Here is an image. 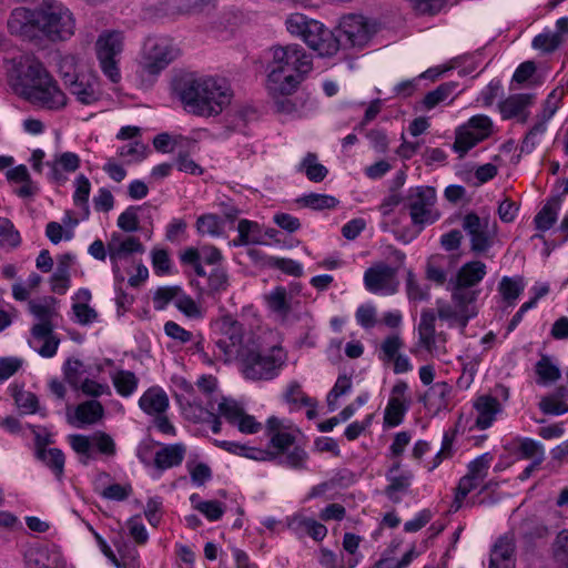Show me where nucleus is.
Returning a JSON list of instances; mask_svg holds the SVG:
<instances>
[{
	"instance_id": "obj_1",
	"label": "nucleus",
	"mask_w": 568,
	"mask_h": 568,
	"mask_svg": "<svg viewBox=\"0 0 568 568\" xmlns=\"http://www.w3.org/2000/svg\"><path fill=\"white\" fill-rule=\"evenodd\" d=\"M221 337L215 342L214 356L224 363L237 362L240 371L250 381H271L278 376L286 362V353L280 346L263 352L258 338L245 331L232 316L220 321Z\"/></svg>"
},
{
	"instance_id": "obj_2",
	"label": "nucleus",
	"mask_w": 568,
	"mask_h": 568,
	"mask_svg": "<svg viewBox=\"0 0 568 568\" xmlns=\"http://www.w3.org/2000/svg\"><path fill=\"white\" fill-rule=\"evenodd\" d=\"M7 24L11 34L30 41H64L74 33L71 11L57 0H42L33 9L16 8Z\"/></svg>"
},
{
	"instance_id": "obj_3",
	"label": "nucleus",
	"mask_w": 568,
	"mask_h": 568,
	"mask_svg": "<svg viewBox=\"0 0 568 568\" xmlns=\"http://www.w3.org/2000/svg\"><path fill=\"white\" fill-rule=\"evenodd\" d=\"M10 81L13 90L29 102L59 110L67 104V97L42 62L32 54H21L12 59Z\"/></svg>"
},
{
	"instance_id": "obj_4",
	"label": "nucleus",
	"mask_w": 568,
	"mask_h": 568,
	"mask_svg": "<svg viewBox=\"0 0 568 568\" xmlns=\"http://www.w3.org/2000/svg\"><path fill=\"white\" fill-rule=\"evenodd\" d=\"M174 90L187 112L200 116L220 114L230 104L232 90L224 78L187 75L174 83Z\"/></svg>"
},
{
	"instance_id": "obj_5",
	"label": "nucleus",
	"mask_w": 568,
	"mask_h": 568,
	"mask_svg": "<svg viewBox=\"0 0 568 568\" xmlns=\"http://www.w3.org/2000/svg\"><path fill=\"white\" fill-rule=\"evenodd\" d=\"M273 59L267 75L268 92L293 93L312 71V55L300 44L272 48Z\"/></svg>"
},
{
	"instance_id": "obj_6",
	"label": "nucleus",
	"mask_w": 568,
	"mask_h": 568,
	"mask_svg": "<svg viewBox=\"0 0 568 568\" xmlns=\"http://www.w3.org/2000/svg\"><path fill=\"white\" fill-rule=\"evenodd\" d=\"M285 26L292 36L301 38L310 49L317 52L318 57L336 54L334 33L321 21L296 12L287 17Z\"/></svg>"
},
{
	"instance_id": "obj_7",
	"label": "nucleus",
	"mask_w": 568,
	"mask_h": 568,
	"mask_svg": "<svg viewBox=\"0 0 568 568\" xmlns=\"http://www.w3.org/2000/svg\"><path fill=\"white\" fill-rule=\"evenodd\" d=\"M378 30L379 23L375 19L356 13L343 16L337 27L332 30L336 43V53L339 49L365 48Z\"/></svg>"
},
{
	"instance_id": "obj_8",
	"label": "nucleus",
	"mask_w": 568,
	"mask_h": 568,
	"mask_svg": "<svg viewBox=\"0 0 568 568\" xmlns=\"http://www.w3.org/2000/svg\"><path fill=\"white\" fill-rule=\"evenodd\" d=\"M436 201V190L433 186L410 187L405 196L393 193V206L404 204L408 207L413 224L420 229L439 219V213L433 210Z\"/></svg>"
},
{
	"instance_id": "obj_9",
	"label": "nucleus",
	"mask_w": 568,
	"mask_h": 568,
	"mask_svg": "<svg viewBox=\"0 0 568 568\" xmlns=\"http://www.w3.org/2000/svg\"><path fill=\"white\" fill-rule=\"evenodd\" d=\"M179 55V48L170 39L149 38L143 45L140 65L145 73L156 77Z\"/></svg>"
},
{
	"instance_id": "obj_10",
	"label": "nucleus",
	"mask_w": 568,
	"mask_h": 568,
	"mask_svg": "<svg viewBox=\"0 0 568 568\" xmlns=\"http://www.w3.org/2000/svg\"><path fill=\"white\" fill-rule=\"evenodd\" d=\"M493 130V121L489 116L477 114L471 116L467 123L456 130L453 150L463 158L470 149L487 139Z\"/></svg>"
},
{
	"instance_id": "obj_11",
	"label": "nucleus",
	"mask_w": 568,
	"mask_h": 568,
	"mask_svg": "<svg viewBox=\"0 0 568 568\" xmlns=\"http://www.w3.org/2000/svg\"><path fill=\"white\" fill-rule=\"evenodd\" d=\"M122 40L121 32L111 31L102 33L95 44L100 67L113 83L121 78L115 57L122 51Z\"/></svg>"
},
{
	"instance_id": "obj_12",
	"label": "nucleus",
	"mask_w": 568,
	"mask_h": 568,
	"mask_svg": "<svg viewBox=\"0 0 568 568\" xmlns=\"http://www.w3.org/2000/svg\"><path fill=\"white\" fill-rule=\"evenodd\" d=\"M72 68V64L65 61L61 65V77L64 85L75 99L85 105L93 104L101 99V91L98 78L94 75L77 74L70 71H63V68Z\"/></svg>"
},
{
	"instance_id": "obj_13",
	"label": "nucleus",
	"mask_w": 568,
	"mask_h": 568,
	"mask_svg": "<svg viewBox=\"0 0 568 568\" xmlns=\"http://www.w3.org/2000/svg\"><path fill=\"white\" fill-rule=\"evenodd\" d=\"M463 230L470 239V248L475 253L487 252L493 245L495 223L488 217H480L475 212H469L463 217Z\"/></svg>"
},
{
	"instance_id": "obj_14",
	"label": "nucleus",
	"mask_w": 568,
	"mask_h": 568,
	"mask_svg": "<svg viewBox=\"0 0 568 568\" xmlns=\"http://www.w3.org/2000/svg\"><path fill=\"white\" fill-rule=\"evenodd\" d=\"M535 95L530 93L511 94L498 104L499 112L504 120L517 119L519 123H526L534 104Z\"/></svg>"
},
{
	"instance_id": "obj_15",
	"label": "nucleus",
	"mask_w": 568,
	"mask_h": 568,
	"mask_svg": "<svg viewBox=\"0 0 568 568\" xmlns=\"http://www.w3.org/2000/svg\"><path fill=\"white\" fill-rule=\"evenodd\" d=\"M365 288L373 294H386L390 288V265L376 263L364 273Z\"/></svg>"
},
{
	"instance_id": "obj_16",
	"label": "nucleus",
	"mask_w": 568,
	"mask_h": 568,
	"mask_svg": "<svg viewBox=\"0 0 568 568\" xmlns=\"http://www.w3.org/2000/svg\"><path fill=\"white\" fill-rule=\"evenodd\" d=\"M515 542L513 538L503 536L495 542L489 558L488 568H515Z\"/></svg>"
},
{
	"instance_id": "obj_17",
	"label": "nucleus",
	"mask_w": 568,
	"mask_h": 568,
	"mask_svg": "<svg viewBox=\"0 0 568 568\" xmlns=\"http://www.w3.org/2000/svg\"><path fill=\"white\" fill-rule=\"evenodd\" d=\"M412 403L413 396L409 392L408 384L404 381H397L393 385V427L402 424Z\"/></svg>"
},
{
	"instance_id": "obj_18",
	"label": "nucleus",
	"mask_w": 568,
	"mask_h": 568,
	"mask_svg": "<svg viewBox=\"0 0 568 568\" xmlns=\"http://www.w3.org/2000/svg\"><path fill=\"white\" fill-rule=\"evenodd\" d=\"M186 447L182 443L164 445L154 456V467L165 470L180 466L185 457Z\"/></svg>"
},
{
	"instance_id": "obj_19",
	"label": "nucleus",
	"mask_w": 568,
	"mask_h": 568,
	"mask_svg": "<svg viewBox=\"0 0 568 568\" xmlns=\"http://www.w3.org/2000/svg\"><path fill=\"white\" fill-rule=\"evenodd\" d=\"M144 246L138 237L129 236L121 240L119 234H113L108 243V253L112 263L126 257L132 253H143Z\"/></svg>"
},
{
	"instance_id": "obj_20",
	"label": "nucleus",
	"mask_w": 568,
	"mask_h": 568,
	"mask_svg": "<svg viewBox=\"0 0 568 568\" xmlns=\"http://www.w3.org/2000/svg\"><path fill=\"white\" fill-rule=\"evenodd\" d=\"M450 285L452 298L456 307L459 310L460 325L464 328L466 327L468 321L476 315L474 312H468V306L477 300L479 291L473 290L470 287H459V285L456 284Z\"/></svg>"
},
{
	"instance_id": "obj_21",
	"label": "nucleus",
	"mask_w": 568,
	"mask_h": 568,
	"mask_svg": "<svg viewBox=\"0 0 568 568\" xmlns=\"http://www.w3.org/2000/svg\"><path fill=\"white\" fill-rule=\"evenodd\" d=\"M487 271L485 263L471 261L464 264L457 272L455 278H450L449 284L459 285V287L473 288L485 277Z\"/></svg>"
},
{
	"instance_id": "obj_22",
	"label": "nucleus",
	"mask_w": 568,
	"mask_h": 568,
	"mask_svg": "<svg viewBox=\"0 0 568 568\" xmlns=\"http://www.w3.org/2000/svg\"><path fill=\"white\" fill-rule=\"evenodd\" d=\"M29 311L40 321L31 328L32 337H43L52 333L53 325L51 321L55 315V311L50 305L30 301Z\"/></svg>"
},
{
	"instance_id": "obj_23",
	"label": "nucleus",
	"mask_w": 568,
	"mask_h": 568,
	"mask_svg": "<svg viewBox=\"0 0 568 568\" xmlns=\"http://www.w3.org/2000/svg\"><path fill=\"white\" fill-rule=\"evenodd\" d=\"M140 408L148 415H159L169 407V397L160 387H151L139 399Z\"/></svg>"
},
{
	"instance_id": "obj_24",
	"label": "nucleus",
	"mask_w": 568,
	"mask_h": 568,
	"mask_svg": "<svg viewBox=\"0 0 568 568\" xmlns=\"http://www.w3.org/2000/svg\"><path fill=\"white\" fill-rule=\"evenodd\" d=\"M478 413L476 426L486 429L491 426L496 415L501 410L499 402L490 395L479 396L475 403Z\"/></svg>"
},
{
	"instance_id": "obj_25",
	"label": "nucleus",
	"mask_w": 568,
	"mask_h": 568,
	"mask_svg": "<svg viewBox=\"0 0 568 568\" xmlns=\"http://www.w3.org/2000/svg\"><path fill=\"white\" fill-rule=\"evenodd\" d=\"M288 528L296 534L306 532L314 540H323L327 535V528L313 518L295 515L288 520Z\"/></svg>"
},
{
	"instance_id": "obj_26",
	"label": "nucleus",
	"mask_w": 568,
	"mask_h": 568,
	"mask_svg": "<svg viewBox=\"0 0 568 568\" xmlns=\"http://www.w3.org/2000/svg\"><path fill=\"white\" fill-rule=\"evenodd\" d=\"M435 322L436 314L433 310L422 312L418 325L419 342L430 353L437 352Z\"/></svg>"
},
{
	"instance_id": "obj_27",
	"label": "nucleus",
	"mask_w": 568,
	"mask_h": 568,
	"mask_svg": "<svg viewBox=\"0 0 568 568\" xmlns=\"http://www.w3.org/2000/svg\"><path fill=\"white\" fill-rule=\"evenodd\" d=\"M103 415L104 408L102 404L95 399L79 404L74 412L75 419L79 422L78 427L95 424Z\"/></svg>"
},
{
	"instance_id": "obj_28",
	"label": "nucleus",
	"mask_w": 568,
	"mask_h": 568,
	"mask_svg": "<svg viewBox=\"0 0 568 568\" xmlns=\"http://www.w3.org/2000/svg\"><path fill=\"white\" fill-rule=\"evenodd\" d=\"M559 207V196H555L548 200L547 203L534 217L536 229L541 232L550 230L557 221Z\"/></svg>"
},
{
	"instance_id": "obj_29",
	"label": "nucleus",
	"mask_w": 568,
	"mask_h": 568,
	"mask_svg": "<svg viewBox=\"0 0 568 568\" xmlns=\"http://www.w3.org/2000/svg\"><path fill=\"white\" fill-rule=\"evenodd\" d=\"M452 393V386L446 382H437L433 384L425 393L424 399L436 410L447 408Z\"/></svg>"
},
{
	"instance_id": "obj_30",
	"label": "nucleus",
	"mask_w": 568,
	"mask_h": 568,
	"mask_svg": "<svg viewBox=\"0 0 568 568\" xmlns=\"http://www.w3.org/2000/svg\"><path fill=\"white\" fill-rule=\"evenodd\" d=\"M307 452L300 446H295L293 449H287L285 453H276L274 462L280 466L294 470H305L307 469Z\"/></svg>"
},
{
	"instance_id": "obj_31",
	"label": "nucleus",
	"mask_w": 568,
	"mask_h": 568,
	"mask_svg": "<svg viewBox=\"0 0 568 568\" xmlns=\"http://www.w3.org/2000/svg\"><path fill=\"white\" fill-rule=\"evenodd\" d=\"M457 89L458 83L454 81L442 83L435 90L427 92L420 103L425 110H432L456 94Z\"/></svg>"
},
{
	"instance_id": "obj_32",
	"label": "nucleus",
	"mask_w": 568,
	"mask_h": 568,
	"mask_svg": "<svg viewBox=\"0 0 568 568\" xmlns=\"http://www.w3.org/2000/svg\"><path fill=\"white\" fill-rule=\"evenodd\" d=\"M525 290V281L520 275L501 277L498 284V292L508 305H514L516 300Z\"/></svg>"
},
{
	"instance_id": "obj_33",
	"label": "nucleus",
	"mask_w": 568,
	"mask_h": 568,
	"mask_svg": "<svg viewBox=\"0 0 568 568\" xmlns=\"http://www.w3.org/2000/svg\"><path fill=\"white\" fill-rule=\"evenodd\" d=\"M36 458L43 463L55 476L61 480L64 473L65 456L59 448H49V450L40 452Z\"/></svg>"
},
{
	"instance_id": "obj_34",
	"label": "nucleus",
	"mask_w": 568,
	"mask_h": 568,
	"mask_svg": "<svg viewBox=\"0 0 568 568\" xmlns=\"http://www.w3.org/2000/svg\"><path fill=\"white\" fill-rule=\"evenodd\" d=\"M297 171L304 172L312 182H322L328 174V170L317 161L315 153L308 152L300 163Z\"/></svg>"
},
{
	"instance_id": "obj_35",
	"label": "nucleus",
	"mask_w": 568,
	"mask_h": 568,
	"mask_svg": "<svg viewBox=\"0 0 568 568\" xmlns=\"http://www.w3.org/2000/svg\"><path fill=\"white\" fill-rule=\"evenodd\" d=\"M112 383L119 395L131 396L138 388L139 379L133 372L120 369L111 375Z\"/></svg>"
},
{
	"instance_id": "obj_36",
	"label": "nucleus",
	"mask_w": 568,
	"mask_h": 568,
	"mask_svg": "<svg viewBox=\"0 0 568 568\" xmlns=\"http://www.w3.org/2000/svg\"><path fill=\"white\" fill-rule=\"evenodd\" d=\"M450 261V257L443 254L433 255L428 258L426 265V276L429 281L435 282L438 285H443L446 282L445 265Z\"/></svg>"
},
{
	"instance_id": "obj_37",
	"label": "nucleus",
	"mask_w": 568,
	"mask_h": 568,
	"mask_svg": "<svg viewBox=\"0 0 568 568\" xmlns=\"http://www.w3.org/2000/svg\"><path fill=\"white\" fill-rule=\"evenodd\" d=\"M296 203L305 207L321 211L336 207L339 201L332 195L310 193L296 199Z\"/></svg>"
},
{
	"instance_id": "obj_38",
	"label": "nucleus",
	"mask_w": 568,
	"mask_h": 568,
	"mask_svg": "<svg viewBox=\"0 0 568 568\" xmlns=\"http://www.w3.org/2000/svg\"><path fill=\"white\" fill-rule=\"evenodd\" d=\"M21 244V236L13 223L7 217H0V247L13 250Z\"/></svg>"
},
{
	"instance_id": "obj_39",
	"label": "nucleus",
	"mask_w": 568,
	"mask_h": 568,
	"mask_svg": "<svg viewBox=\"0 0 568 568\" xmlns=\"http://www.w3.org/2000/svg\"><path fill=\"white\" fill-rule=\"evenodd\" d=\"M266 302L270 310L281 316H286L291 312V305L287 301L285 287L277 286L268 295Z\"/></svg>"
},
{
	"instance_id": "obj_40",
	"label": "nucleus",
	"mask_w": 568,
	"mask_h": 568,
	"mask_svg": "<svg viewBox=\"0 0 568 568\" xmlns=\"http://www.w3.org/2000/svg\"><path fill=\"white\" fill-rule=\"evenodd\" d=\"M564 42L559 39L557 33H554L552 30L546 29L544 32L537 34L531 42L534 49L539 50L544 53H552L556 51Z\"/></svg>"
},
{
	"instance_id": "obj_41",
	"label": "nucleus",
	"mask_w": 568,
	"mask_h": 568,
	"mask_svg": "<svg viewBox=\"0 0 568 568\" xmlns=\"http://www.w3.org/2000/svg\"><path fill=\"white\" fill-rule=\"evenodd\" d=\"M536 373L539 376L538 383H554L560 378L559 368L551 363L550 358L542 356L536 364Z\"/></svg>"
},
{
	"instance_id": "obj_42",
	"label": "nucleus",
	"mask_w": 568,
	"mask_h": 568,
	"mask_svg": "<svg viewBox=\"0 0 568 568\" xmlns=\"http://www.w3.org/2000/svg\"><path fill=\"white\" fill-rule=\"evenodd\" d=\"M68 440L72 449L83 456L81 463L88 465L89 459L93 457L91 453L92 439L82 434H72L68 436Z\"/></svg>"
},
{
	"instance_id": "obj_43",
	"label": "nucleus",
	"mask_w": 568,
	"mask_h": 568,
	"mask_svg": "<svg viewBox=\"0 0 568 568\" xmlns=\"http://www.w3.org/2000/svg\"><path fill=\"white\" fill-rule=\"evenodd\" d=\"M538 407L545 415L560 416L568 413V403L565 400H558L550 394L540 398Z\"/></svg>"
},
{
	"instance_id": "obj_44",
	"label": "nucleus",
	"mask_w": 568,
	"mask_h": 568,
	"mask_svg": "<svg viewBox=\"0 0 568 568\" xmlns=\"http://www.w3.org/2000/svg\"><path fill=\"white\" fill-rule=\"evenodd\" d=\"M481 481H483L481 479H479L475 476H471L469 474H466L465 476H463L459 479L458 486L456 488V496H455V501H454V504H456V506H455L456 510L460 508L462 501L465 499V497L470 491L476 489Z\"/></svg>"
},
{
	"instance_id": "obj_45",
	"label": "nucleus",
	"mask_w": 568,
	"mask_h": 568,
	"mask_svg": "<svg viewBox=\"0 0 568 568\" xmlns=\"http://www.w3.org/2000/svg\"><path fill=\"white\" fill-rule=\"evenodd\" d=\"M285 402L290 404L300 403L303 406H314L315 399L308 397L303 390L302 386L298 382L293 381L288 384L285 393H284Z\"/></svg>"
},
{
	"instance_id": "obj_46",
	"label": "nucleus",
	"mask_w": 568,
	"mask_h": 568,
	"mask_svg": "<svg viewBox=\"0 0 568 568\" xmlns=\"http://www.w3.org/2000/svg\"><path fill=\"white\" fill-rule=\"evenodd\" d=\"M494 456L490 453L481 454L468 464L467 474L484 480L488 474Z\"/></svg>"
},
{
	"instance_id": "obj_47",
	"label": "nucleus",
	"mask_w": 568,
	"mask_h": 568,
	"mask_svg": "<svg viewBox=\"0 0 568 568\" xmlns=\"http://www.w3.org/2000/svg\"><path fill=\"white\" fill-rule=\"evenodd\" d=\"M75 191L73 194L74 204L78 206H84L87 214L89 213V196L91 191V183L87 176L80 174L75 181Z\"/></svg>"
},
{
	"instance_id": "obj_48",
	"label": "nucleus",
	"mask_w": 568,
	"mask_h": 568,
	"mask_svg": "<svg viewBox=\"0 0 568 568\" xmlns=\"http://www.w3.org/2000/svg\"><path fill=\"white\" fill-rule=\"evenodd\" d=\"M174 305L180 312L190 318H200L203 315L201 307L191 296L184 294L182 290L180 291Z\"/></svg>"
},
{
	"instance_id": "obj_49",
	"label": "nucleus",
	"mask_w": 568,
	"mask_h": 568,
	"mask_svg": "<svg viewBox=\"0 0 568 568\" xmlns=\"http://www.w3.org/2000/svg\"><path fill=\"white\" fill-rule=\"evenodd\" d=\"M196 229L200 234L212 236L220 235L222 231L220 219L215 214L201 215L196 221Z\"/></svg>"
},
{
	"instance_id": "obj_50",
	"label": "nucleus",
	"mask_w": 568,
	"mask_h": 568,
	"mask_svg": "<svg viewBox=\"0 0 568 568\" xmlns=\"http://www.w3.org/2000/svg\"><path fill=\"white\" fill-rule=\"evenodd\" d=\"M142 209V206H129L124 212L120 214L118 217V226L124 232H135L139 229V216L138 212Z\"/></svg>"
},
{
	"instance_id": "obj_51",
	"label": "nucleus",
	"mask_w": 568,
	"mask_h": 568,
	"mask_svg": "<svg viewBox=\"0 0 568 568\" xmlns=\"http://www.w3.org/2000/svg\"><path fill=\"white\" fill-rule=\"evenodd\" d=\"M547 126L545 121L537 122L525 135L520 144V152L531 153L538 144V136L545 133Z\"/></svg>"
},
{
	"instance_id": "obj_52",
	"label": "nucleus",
	"mask_w": 568,
	"mask_h": 568,
	"mask_svg": "<svg viewBox=\"0 0 568 568\" xmlns=\"http://www.w3.org/2000/svg\"><path fill=\"white\" fill-rule=\"evenodd\" d=\"M196 510L206 517L210 521H216L225 513V505L219 500H205L196 504Z\"/></svg>"
},
{
	"instance_id": "obj_53",
	"label": "nucleus",
	"mask_w": 568,
	"mask_h": 568,
	"mask_svg": "<svg viewBox=\"0 0 568 568\" xmlns=\"http://www.w3.org/2000/svg\"><path fill=\"white\" fill-rule=\"evenodd\" d=\"M548 528L540 523H527L523 526V539L527 545H534L538 540L546 539Z\"/></svg>"
},
{
	"instance_id": "obj_54",
	"label": "nucleus",
	"mask_w": 568,
	"mask_h": 568,
	"mask_svg": "<svg viewBox=\"0 0 568 568\" xmlns=\"http://www.w3.org/2000/svg\"><path fill=\"white\" fill-rule=\"evenodd\" d=\"M34 341L43 342L40 347L33 346L32 342L30 345L38 352V354L44 358L53 357L57 354L60 339L52 333L43 337H33Z\"/></svg>"
},
{
	"instance_id": "obj_55",
	"label": "nucleus",
	"mask_w": 568,
	"mask_h": 568,
	"mask_svg": "<svg viewBox=\"0 0 568 568\" xmlns=\"http://www.w3.org/2000/svg\"><path fill=\"white\" fill-rule=\"evenodd\" d=\"M219 413L230 424H237L244 410L235 400L223 398L219 404Z\"/></svg>"
},
{
	"instance_id": "obj_56",
	"label": "nucleus",
	"mask_w": 568,
	"mask_h": 568,
	"mask_svg": "<svg viewBox=\"0 0 568 568\" xmlns=\"http://www.w3.org/2000/svg\"><path fill=\"white\" fill-rule=\"evenodd\" d=\"M555 559L568 568V529L561 530L552 545Z\"/></svg>"
},
{
	"instance_id": "obj_57",
	"label": "nucleus",
	"mask_w": 568,
	"mask_h": 568,
	"mask_svg": "<svg viewBox=\"0 0 568 568\" xmlns=\"http://www.w3.org/2000/svg\"><path fill=\"white\" fill-rule=\"evenodd\" d=\"M376 316V307L372 304L361 305L355 313L357 323L365 329L372 328L377 324Z\"/></svg>"
},
{
	"instance_id": "obj_58",
	"label": "nucleus",
	"mask_w": 568,
	"mask_h": 568,
	"mask_svg": "<svg viewBox=\"0 0 568 568\" xmlns=\"http://www.w3.org/2000/svg\"><path fill=\"white\" fill-rule=\"evenodd\" d=\"M229 286V276L223 268H214L207 277V287L211 294L225 291Z\"/></svg>"
},
{
	"instance_id": "obj_59",
	"label": "nucleus",
	"mask_w": 568,
	"mask_h": 568,
	"mask_svg": "<svg viewBox=\"0 0 568 568\" xmlns=\"http://www.w3.org/2000/svg\"><path fill=\"white\" fill-rule=\"evenodd\" d=\"M180 291L179 286L159 287L153 295L155 308L163 310L171 301L175 302Z\"/></svg>"
},
{
	"instance_id": "obj_60",
	"label": "nucleus",
	"mask_w": 568,
	"mask_h": 568,
	"mask_svg": "<svg viewBox=\"0 0 568 568\" xmlns=\"http://www.w3.org/2000/svg\"><path fill=\"white\" fill-rule=\"evenodd\" d=\"M273 98L274 110L281 114H293L297 111L296 103L288 98L292 93L270 92Z\"/></svg>"
},
{
	"instance_id": "obj_61",
	"label": "nucleus",
	"mask_w": 568,
	"mask_h": 568,
	"mask_svg": "<svg viewBox=\"0 0 568 568\" xmlns=\"http://www.w3.org/2000/svg\"><path fill=\"white\" fill-rule=\"evenodd\" d=\"M63 373L67 382L74 388L80 384V376L83 373V363L79 359L69 358L63 365Z\"/></svg>"
},
{
	"instance_id": "obj_62",
	"label": "nucleus",
	"mask_w": 568,
	"mask_h": 568,
	"mask_svg": "<svg viewBox=\"0 0 568 568\" xmlns=\"http://www.w3.org/2000/svg\"><path fill=\"white\" fill-rule=\"evenodd\" d=\"M518 452L523 458L536 460L540 457V462L544 460V447L540 443L534 439L525 438L520 443Z\"/></svg>"
},
{
	"instance_id": "obj_63",
	"label": "nucleus",
	"mask_w": 568,
	"mask_h": 568,
	"mask_svg": "<svg viewBox=\"0 0 568 568\" xmlns=\"http://www.w3.org/2000/svg\"><path fill=\"white\" fill-rule=\"evenodd\" d=\"M413 9L419 14L434 16L446 4V0H409Z\"/></svg>"
},
{
	"instance_id": "obj_64",
	"label": "nucleus",
	"mask_w": 568,
	"mask_h": 568,
	"mask_svg": "<svg viewBox=\"0 0 568 568\" xmlns=\"http://www.w3.org/2000/svg\"><path fill=\"white\" fill-rule=\"evenodd\" d=\"M29 559L33 561L38 568H61L57 562L58 556L55 555L51 558L48 549L39 548L31 550Z\"/></svg>"
}]
</instances>
